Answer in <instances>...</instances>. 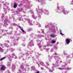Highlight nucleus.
Masks as SVG:
<instances>
[{
  "instance_id": "obj_39",
  "label": "nucleus",
  "mask_w": 73,
  "mask_h": 73,
  "mask_svg": "<svg viewBox=\"0 0 73 73\" xmlns=\"http://www.w3.org/2000/svg\"><path fill=\"white\" fill-rule=\"evenodd\" d=\"M45 66V67H46V68H47V69H49V68L46 67V66Z\"/></svg>"
},
{
  "instance_id": "obj_56",
  "label": "nucleus",
  "mask_w": 73,
  "mask_h": 73,
  "mask_svg": "<svg viewBox=\"0 0 73 73\" xmlns=\"http://www.w3.org/2000/svg\"><path fill=\"white\" fill-rule=\"evenodd\" d=\"M64 66V65H63V67H65V66Z\"/></svg>"
},
{
  "instance_id": "obj_52",
  "label": "nucleus",
  "mask_w": 73,
  "mask_h": 73,
  "mask_svg": "<svg viewBox=\"0 0 73 73\" xmlns=\"http://www.w3.org/2000/svg\"><path fill=\"white\" fill-rule=\"evenodd\" d=\"M9 57H11V55H9Z\"/></svg>"
},
{
  "instance_id": "obj_1",
  "label": "nucleus",
  "mask_w": 73,
  "mask_h": 73,
  "mask_svg": "<svg viewBox=\"0 0 73 73\" xmlns=\"http://www.w3.org/2000/svg\"><path fill=\"white\" fill-rule=\"evenodd\" d=\"M51 24L50 23H49V25L45 26V28H48V30L52 32V33H56V30L54 29V25L51 26Z\"/></svg>"
},
{
  "instance_id": "obj_54",
  "label": "nucleus",
  "mask_w": 73,
  "mask_h": 73,
  "mask_svg": "<svg viewBox=\"0 0 73 73\" xmlns=\"http://www.w3.org/2000/svg\"><path fill=\"white\" fill-rule=\"evenodd\" d=\"M15 44H14V45H13V46H15Z\"/></svg>"
},
{
  "instance_id": "obj_16",
  "label": "nucleus",
  "mask_w": 73,
  "mask_h": 73,
  "mask_svg": "<svg viewBox=\"0 0 73 73\" xmlns=\"http://www.w3.org/2000/svg\"><path fill=\"white\" fill-rule=\"evenodd\" d=\"M16 7H17V4H16V3H15L14 5V8H16Z\"/></svg>"
},
{
  "instance_id": "obj_44",
  "label": "nucleus",
  "mask_w": 73,
  "mask_h": 73,
  "mask_svg": "<svg viewBox=\"0 0 73 73\" xmlns=\"http://www.w3.org/2000/svg\"><path fill=\"white\" fill-rule=\"evenodd\" d=\"M40 43H39V44H38V46H40Z\"/></svg>"
},
{
  "instance_id": "obj_22",
  "label": "nucleus",
  "mask_w": 73,
  "mask_h": 73,
  "mask_svg": "<svg viewBox=\"0 0 73 73\" xmlns=\"http://www.w3.org/2000/svg\"><path fill=\"white\" fill-rule=\"evenodd\" d=\"M54 49H57V46H54Z\"/></svg>"
},
{
  "instance_id": "obj_62",
  "label": "nucleus",
  "mask_w": 73,
  "mask_h": 73,
  "mask_svg": "<svg viewBox=\"0 0 73 73\" xmlns=\"http://www.w3.org/2000/svg\"><path fill=\"white\" fill-rule=\"evenodd\" d=\"M37 64H38V63H37Z\"/></svg>"
},
{
  "instance_id": "obj_50",
  "label": "nucleus",
  "mask_w": 73,
  "mask_h": 73,
  "mask_svg": "<svg viewBox=\"0 0 73 73\" xmlns=\"http://www.w3.org/2000/svg\"><path fill=\"white\" fill-rule=\"evenodd\" d=\"M69 56H66L67 58H68V57H69Z\"/></svg>"
},
{
  "instance_id": "obj_6",
  "label": "nucleus",
  "mask_w": 73,
  "mask_h": 73,
  "mask_svg": "<svg viewBox=\"0 0 73 73\" xmlns=\"http://www.w3.org/2000/svg\"><path fill=\"white\" fill-rule=\"evenodd\" d=\"M70 39L68 38L66 39V43L67 45H68V44L70 43Z\"/></svg>"
},
{
  "instance_id": "obj_57",
  "label": "nucleus",
  "mask_w": 73,
  "mask_h": 73,
  "mask_svg": "<svg viewBox=\"0 0 73 73\" xmlns=\"http://www.w3.org/2000/svg\"><path fill=\"white\" fill-rule=\"evenodd\" d=\"M19 28H21V27H19Z\"/></svg>"
},
{
  "instance_id": "obj_11",
  "label": "nucleus",
  "mask_w": 73,
  "mask_h": 73,
  "mask_svg": "<svg viewBox=\"0 0 73 73\" xmlns=\"http://www.w3.org/2000/svg\"><path fill=\"white\" fill-rule=\"evenodd\" d=\"M15 69V66L13 65L12 66V70L13 72H14Z\"/></svg>"
},
{
  "instance_id": "obj_28",
  "label": "nucleus",
  "mask_w": 73,
  "mask_h": 73,
  "mask_svg": "<svg viewBox=\"0 0 73 73\" xmlns=\"http://www.w3.org/2000/svg\"><path fill=\"white\" fill-rule=\"evenodd\" d=\"M51 42H52V43L54 44V43H55L56 42V41H54V40H52V41H51Z\"/></svg>"
},
{
  "instance_id": "obj_25",
  "label": "nucleus",
  "mask_w": 73,
  "mask_h": 73,
  "mask_svg": "<svg viewBox=\"0 0 73 73\" xmlns=\"http://www.w3.org/2000/svg\"><path fill=\"white\" fill-rule=\"evenodd\" d=\"M5 58V57H4L3 58H1L0 59V61H2L3 60V59H4V58Z\"/></svg>"
},
{
  "instance_id": "obj_12",
  "label": "nucleus",
  "mask_w": 73,
  "mask_h": 73,
  "mask_svg": "<svg viewBox=\"0 0 73 73\" xmlns=\"http://www.w3.org/2000/svg\"><path fill=\"white\" fill-rule=\"evenodd\" d=\"M27 21L29 22V24H30V25H32V21H30V20L29 19H28L27 20Z\"/></svg>"
},
{
  "instance_id": "obj_41",
  "label": "nucleus",
  "mask_w": 73,
  "mask_h": 73,
  "mask_svg": "<svg viewBox=\"0 0 73 73\" xmlns=\"http://www.w3.org/2000/svg\"><path fill=\"white\" fill-rule=\"evenodd\" d=\"M13 25H17L15 23H14L13 24Z\"/></svg>"
},
{
  "instance_id": "obj_45",
  "label": "nucleus",
  "mask_w": 73,
  "mask_h": 73,
  "mask_svg": "<svg viewBox=\"0 0 73 73\" xmlns=\"http://www.w3.org/2000/svg\"><path fill=\"white\" fill-rule=\"evenodd\" d=\"M47 45L48 46H50V45H49V44H47Z\"/></svg>"
},
{
  "instance_id": "obj_46",
  "label": "nucleus",
  "mask_w": 73,
  "mask_h": 73,
  "mask_svg": "<svg viewBox=\"0 0 73 73\" xmlns=\"http://www.w3.org/2000/svg\"><path fill=\"white\" fill-rule=\"evenodd\" d=\"M41 69L42 70H43V69H44V68H43L41 67Z\"/></svg>"
},
{
  "instance_id": "obj_5",
  "label": "nucleus",
  "mask_w": 73,
  "mask_h": 73,
  "mask_svg": "<svg viewBox=\"0 0 73 73\" xmlns=\"http://www.w3.org/2000/svg\"><path fill=\"white\" fill-rule=\"evenodd\" d=\"M56 65H55V64H53V67H52V70H49V71L50 72H53V71L54 70V67H56Z\"/></svg>"
},
{
  "instance_id": "obj_38",
  "label": "nucleus",
  "mask_w": 73,
  "mask_h": 73,
  "mask_svg": "<svg viewBox=\"0 0 73 73\" xmlns=\"http://www.w3.org/2000/svg\"><path fill=\"white\" fill-rule=\"evenodd\" d=\"M22 46H25V44H22Z\"/></svg>"
},
{
  "instance_id": "obj_29",
  "label": "nucleus",
  "mask_w": 73,
  "mask_h": 73,
  "mask_svg": "<svg viewBox=\"0 0 73 73\" xmlns=\"http://www.w3.org/2000/svg\"><path fill=\"white\" fill-rule=\"evenodd\" d=\"M60 35H62V36H63V34L61 32V31H60Z\"/></svg>"
},
{
  "instance_id": "obj_32",
  "label": "nucleus",
  "mask_w": 73,
  "mask_h": 73,
  "mask_svg": "<svg viewBox=\"0 0 73 73\" xmlns=\"http://www.w3.org/2000/svg\"><path fill=\"white\" fill-rule=\"evenodd\" d=\"M19 73H21V70L19 69Z\"/></svg>"
},
{
  "instance_id": "obj_34",
  "label": "nucleus",
  "mask_w": 73,
  "mask_h": 73,
  "mask_svg": "<svg viewBox=\"0 0 73 73\" xmlns=\"http://www.w3.org/2000/svg\"><path fill=\"white\" fill-rule=\"evenodd\" d=\"M49 50V48H47V49H46V51H48V50Z\"/></svg>"
},
{
  "instance_id": "obj_53",
  "label": "nucleus",
  "mask_w": 73,
  "mask_h": 73,
  "mask_svg": "<svg viewBox=\"0 0 73 73\" xmlns=\"http://www.w3.org/2000/svg\"><path fill=\"white\" fill-rule=\"evenodd\" d=\"M42 37H44V35H42V36H41V37H42Z\"/></svg>"
},
{
  "instance_id": "obj_30",
  "label": "nucleus",
  "mask_w": 73,
  "mask_h": 73,
  "mask_svg": "<svg viewBox=\"0 0 73 73\" xmlns=\"http://www.w3.org/2000/svg\"><path fill=\"white\" fill-rule=\"evenodd\" d=\"M36 1H38V2H41L42 0H36Z\"/></svg>"
},
{
  "instance_id": "obj_58",
  "label": "nucleus",
  "mask_w": 73,
  "mask_h": 73,
  "mask_svg": "<svg viewBox=\"0 0 73 73\" xmlns=\"http://www.w3.org/2000/svg\"><path fill=\"white\" fill-rule=\"evenodd\" d=\"M3 9H5V8H3Z\"/></svg>"
},
{
  "instance_id": "obj_18",
  "label": "nucleus",
  "mask_w": 73,
  "mask_h": 73,
  "mask_svg": "<svg viewBox=\"0 0 73 73\" xmlns=\"http://www.w3.org/2000/svg\"><path fill=\"white\" fill-rule=\"evenodd\" d=\"M54 36H55V35H54L51 34L50 35V37H54Z\"/></svg>"
},
{
  "instance_id": "obj_27",
  "label": "nucleus",
  "mask_w": 73,
  "mask_h": 73,
  "mask_svg": "<svg viewBox=\"0 0 73 73\" xmlns=\"http://www.w3.org/2000/svg\"><path fill=\"white\" fill-rule=\"evenodd\" d=\"M29 53H29V52H26V54L27 56H28V55H29Z\"/></svg>"
},
{
  "instance_id": "obj_7",
  "label": "nucleus",
  "mask_w": 73,
  "mask_h": 73,
  "mask_svg": "<svg viewBox=\"0 0 73 73\" xmlns=\"http://www.w3.org/2000/svg\"><path fill=\"white\" fill-rule=\"evenodd\" d=\"M36 11H37V13L38 14V13H42V10L40 9L39 10V9H38V10L37 9L36 10Z\"/></svg>"
},
{
  "instance_id": "obj_42",
  "label": "nucleus",
  "mask_w": 73,
  "mask_h": 73,
  "mask_svg": "<svg viewBox=\"0 0 73 73\" xmlns=\"http://www.w3.org/2000/svg\"><path fill=\"white\" fill-rule=\"evenodd\" d=\"M38 17H39V18H41V15H39Z\"/></svg>"
},
{
  "instance_id": "obj_37",
  "label": "nucleus",
  "mask_w": 73,
  "mask_h": 73,
  "mask_svg": "<svg viewBox=\"0 0 73 73\" xmlns=\"http://www.w3.org/2000/svg\"><path fill=\"white\" fill-rule=\"evenodd\" d=\"M38 38H40V37L41 36H40L39 35H38Z\"/></svg>"
},
{
  "instance_id": "obj_20",
  "label": "nucleus",
  "mask_w": 73,
  "mask_h": 73,
  "mask_svg": "<svg viewBox=\"0 0 73 73\" xmlns=\"http://www.w3.org/2000/svg\"><path fill=\"white\" fill-rule=\"evenodd\" d=\"M3 51V49H2L1 47H0V52H2Z\"/></svg>"
},
{
  "instance_id": "obj_35",
  "label": "nucleus",
  "mask_w": 73,
  "mask_h": 73,
  "mask_svg": "<svg viewBox=\"0 0 73 73\" xmlns=\"http://www.w3.org/2000/svg\"><path fill=\"white\" fill-rule=\"evenodd\" d=\"M12 54V55H13V56H15V54L14 53Z\"/></svg>"
},
{
  "instance_id": "obj_61",
  "label": "nucleus",
  "mask_w": 73,
  "mask_h": 73,
  "mask_svg": "<svg viewBox=\"0 0 73 73\" xmlns=\"http://www.w3.org/2000/svg\"><path fill=\"white\" fill-rule=\"evenodd\" d=\"M45 48H46V46H45Z\"/></svg>"
},
{
  "instance_id": "obj_64",
  "label": "nucleus",
  "mask_w": 73,
  "mask_h": 73,
  "mask_svg": "<svg viewBox=\"0 0 73 73\" xmlns=\"http://www.w3.org/2000/svg\"><path fill=\"white\" fill-rule=\"evenodd\" d=\"M7 8H8V7H7Z\"/></svg>"
},
{
  "instance_id": "obj_31",
  "label": "nucleus",
  "mask_w": 73,
  "mask_h": 73,
  "mask_svg": "<svg viewBox=\"0 0 73 73\" xmlns=\"http://www.w3.org/2000/svg\"><path fill=\"white\" fill-rule=\"evenodd\" d=\"M14 50V49L13 48H11L10 49V51H12V52H13Z\"/></svg>"
},
{
  "instance_id": "obj_14",
  "label": "nucleus",
  "mask_w": 73,
  "mask_h": 73,
  "mask_svg": "<svg viewBox=\"0 0 73 73\" xmlns=\"http://www.w3.org/2000/svg\"><path fill=\"white\" fill-rule=\"evenodd\" d=\"M21 68L22 69H23V70H25V69H24V67L22 65L21 66Z\"/></svg>"
},
{
  "instance_id": "obj_40",
  "label": "nucleus",
  "mask_w": 73,
  "mask_h": 73,
  "mask_svg": "<svg viewBox=\"0 0 73 73\" xmlns=\"http://www.w3.org/2000/svg\"><path fill=\"white\" fill-rule=\"evenodd\" d=\"M46 65H48L49 66V63H46Z\"/></svg>"
},
{
  "instance_id": "obj_23",
  "label": "nucleus",
  "mask_w": 73,
  "mask_h": 73,
  "mask_svg": "<svg viewBox=\"0 0 73 73\" xmlns=\"http://www.w3.org/2000/svg\"><path fill=\"white\" fill-rule=\"evenodd\" d=\"M4 46H6V47H8V44H7L5 43V44H4Z\"/></svg>"
},
{
  "instance_id": "obj_63",
  "label": "nucleus",
  "mask_w": 73,
  "mask_h": 73,
  "mask_svg": "<svg viewBox=\"0 0 73 73\" xmlns=\"http://www.w3.org/2000/svg\"><path fill=\"white\" fill-rule=\"evenodd\" d=\"M64 55H65V54H64Z\"/></svg>"
},
{
  "instance_id": "obj_9",
  "label": "nucleus",
  "mask_w": 73,
  "mask_h": 73,
  "mask_svg": "<svg viewBox=\"0 0 73 73\" xmlns=\"http://www.w3.org/2000/svg\"><path fill=\"white\" fill-rule=\"evenodd\" d=\"M5 69V66L4 65H3V66L1 68V70H4Z\"/></svg>"
},
{
  "instance_id": "obj_10",
  "label": "nucleus",
  "mask_w": 73,
  "mask_h": 73,
  "mask_svg": "<svg viewBox=\"0 0 73 73\" xmlns=\"http://www.w3.org/2000/svg\"><path fill=\"white\" fill-rule=\"evenodd\" d=\"M41 65H43L44 66V63H43V62H40V64H38V67H39L40 66H41Z\"/></svg>"
},
{
  "instance_id": "obj_60",
  "label": "nucleus",
  "mask_w": 73,
  "mask_h": 73,
  "mask_svg": "<svg viewBox=\"0 0 73 73\" xmlns=\"http://www.w3.org/2000/svg\"><path fill=\"white\" fill-rule=\"evenodd\" d=\"M2 32H3V30H2Z\"/></svg>"
},
{
  "instance_id": "obj_17",
  "label": "nucleus",
  "mask_w": 73,
  "mask_h": 73,
  "mask_svg": "<svg viewBox=\"0 0 73 73\" xmlns=\"http://www.w3.org/2000/svg\"><path fill=\"white\" fill-rule=\"evenodd\" d=\"M13 58H14V59H17V56H16L15 55V56H13Z\"/></svg>"
},
{
  "instance_id": "obj_59",
  "label": "nucleus",
  "mask_w": 73,
  "mask_h": 73,
  "mask_svg": "<svg viewBox=\"0 0 73 73\" xmlns=\"http://www.w3.org/2000/svg\"><path fill=\"white\" fill-rule=\"evenodd\" d=\"M13 19H14V20H15V18H13Z\"/></svg>"
},
{
  "instance_id": "obj_21",
  "label": "nucleus",
  "mask_w": 73,
  "mask_h": 73,
  "mask_svg": "<svg viewBox=\"0 0 73 73\" xmlns=\"http://www.w3.org/2000/svg\"><path fill=\"white\" fill-rule=\"evenodd\" d=\"M36 25H39L38 27H41V25L40 24H39V23H37Z\"/></svg>"
},
{
  "instance_id": "obj_48",
  "label": "nucleus",
  "mask_w": 73,
  "mask_h": 73,
  "mask_svg": "<svg viewBox=\"0 0 73 73\" xmlns=\"http://www.w3.org/2000/svg\"><path fill=\"white\" fill-rule=\"evenodd\" d=\"M41 31H42V33H44V31H43V30L41 29Z\"/></svg>"
},
{
  "instance_id": "obj_36",
  "label": "nucleus",
  "mask_w": 73,
  "mask_h": 73,
  "mask_svg": "<svg viewBox=\"0 0 73 73\" xmlns=\"http://www.w3.org/2000/svg\"><path fill=\"white\" fill-rule=\"evenodd\" d=\"M53 49H54L52 48L51 49V50H50V52H52L53 50Z\"/></svg>"
},
{
  "instance_id": "obj_26",
  "label": "nucleus",
  "mask_w": 73,
  "mask_h": 73,
  "mask_svg": "<svg viewBox=\"0 0 73 73\" xmlns=\"http://www.w3.org/2000/svg\"><path fill=\"white\" fill-rule=\"evenodd\" d=\"M21 29L22 31V32H24V33H25H25H26V32H25L22 29Z\"/></svg>"
},
{
  "instance_id": "obj_55",
  "label": "nucleus",
  "mask_w": 73,
  "mask_h": 73,
  "mask_svg": "<svg viewBox=\"0 0 73 73\" xmlns=\"http://www.w3.org/2000/svg\"><path fill=\"white\" fill-rule=\"evenodd\" d=\"M40 47H41V46H39V48H40Z\"/></svg>"
},
{
  "instance_id": "obj_15",
  "label": "nucleus",
  "mask_w": 73,
  "mask_h": 73,
  "mask_svg": "<svg viewBox=\"0 0 73 73\" xmlns=\"http://www.w3.org/2000/svg\"><path fill=\"white\" fill-rule=\"evenodd\" d=\"M18 10L20 11V12H21V11H22V12H23V9H19Z\"/></svg>"
},
{
  "instance_id": "obj_4",
  "label": "nucleus",
  "mask_w": 73,
  "mask_h": 73,
  "mask_svg": "<svg viewBox=\"0 0 73 73\" xmlns=\"http://www.w3.org/2000/svg\"><path fill=\"white\" fill-rule=\"evenodd\" d=\"M54 58L56 59L55 61L57 62H58V61H59L60 60V58L58 56L56 57V56H54Z\"/></svg>"
},
{
  "instance_id": "obj_43",
  "label": "nucleus",
  "mask_w": 73,
  "mask_h": 73,
  "mask_svg": "<svg viewBox=\"0 0 73 73\" xmlns=\"http://www.w3.org/2000/svg\"><path fill=\"white\" fill-rule=\"evenodd\" d=\"M71 4H73V0L72 1H71Z\"/></svg>"
},
{
  "instance_id": "obj_51",
  "label": "nucleus",
  "mask_w": 73,
  "mask_h": 73,
  "mask_svg": "<svg viewBox=\"0 0 73 73\" xmlns=\"http://www.w3.org/2000/svg\"><path fill=\"white\" fill-rule=\"evenodd\" d=\"M36 73H39V72L38 71Z\"/></svg>"
},
{
  "instance_id": "obj_47",
  "label": "nucleus",
  "mask_w": 73,
  "mask_h": 73,
  "mask_svg": "<svg viewBox=\"0 0 73 73\" xmlns=\"http://www.w3.org/2000/svg\"><path fill=\"white\" fill-rule=\"evenodd\" d=\"M7 42H8V43H9V41L7 40Z\"/></svg>"
},
{
  "instance_id": "obj_3",
  "label": "nucleus",
  "mask_w": 73,
  "mask_h": 73,
  "mask_svg": "<svg viewBox=\"0 0 73 73\" xmlns=\"http://www.w3.org/2000/svg\"><path fill=\"white\" fill-rule=\"evenodd\" d=\"M30 13H32V17H33V18L34 19H36V18H37V17H34V13H33L32 10H31L30 11Z\"/></svg>"
},
{
  "instance_id": "obj_19",
  "label": "nucleus",
  "mask_w": 73,
  "mask_h": 73,
  "mask_svg": "<svg viewBox=\"0 0 73 73\" xmlns=\"http://www.w3.org/2000/svg\"><path fill=\"white\" fill-rule=\"evenodd\" d=\"M32 69L33 70H35V66H33L32 67Z\"/></svg>"
},
{
  "instance_id": "obj_8",
  "label": "nucleus",
  "mask_w": 73,
  "mask_h": 73,
  "mask_svg": "<svg viewBox=\"0 0 73 73\" xmlns=\"http://www.w3.org/2000/svg\"><path fill=\"white\" fill-rule=\"evenodd\" d=\"M59 69H64L65 70H70L71 69V68H59Z\"/></svg>"
},
{
  "instance_id": "obj_2",
  "label": "nucleus",
  "mask_w": 73,
  "mask_h": 73,
  "mask_svg": "<svg viewBox=\"0 0 73 73\" xmlns=\"http://www.w3.org/2000/svg\"><path fill=\"white\" fill-rule=\"evenodd\" d=\"M58 9L59 10L58 11V12L59 13H62V12H63V13L64 15H66L68 14L69 12L66 11L64 9H62L60 7H57Z\"/></svg>"
},
{
  "instance_id": "obj_13",
  "label": "nucleus",
  "mask_w": 73,
  "mask_h": 73,
  "mask_svg": "<svg viewBox=\"0 0 73 73\" xmlns=\"http://www.w3.org/2000/svg\"><path fill=\"white\" fill-rule=\"evenodd\" d=\"M32 40H31V42H30V46H31V45H32V46H33L34 45V43H33V42H32Z\"/></svg>"
},
{
  "instance_id": "obj_49",
  "label": "nucleus",
  "mask_w": 73,
  "mask_h": 73,
  "mask_svg": "<svg viewBox=\"0 0 73 73\" xmlns=\"http://www.w3.org/2000/svg\"><path fill=\"white\" fill-rule=\"evenodd\" d=\"M58 42H57V44H56V45H58Z\"/></svg>"
},
{
  "instance_id": "obj_24",
  "label": "nucleus",
  "mask_w": 73,
  "mask_h": 73,
  "mask_svg": "<svg viewBox=\"0 0 73 73\" xmlns=\"http://www.w3.org/2000/svg\"><path fill=\"white\" fill-rule=\"evenodd\" d=\"M7 65L8 66H11V63L10 62H9L7 64Z\"/></svg>"
},
{
  "instance_id": "obj_33",
  "label": "nucleus",
  "mask_w": 73,
  "mask_h": 73,
  "mask_svg": "<svg viewBox=\"0 0 73 73\" xmlns=\"http://www.w3.org/2000/svg\"><path fill=\"white\" fill-rule=\"evenodd\" d=\"M47 12H48V11H46V15H48V14H49V13H48V12L47 13Z\"/></svg>"
}]
</instances>
